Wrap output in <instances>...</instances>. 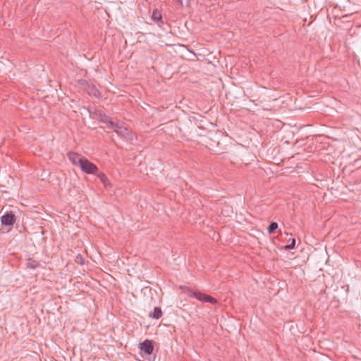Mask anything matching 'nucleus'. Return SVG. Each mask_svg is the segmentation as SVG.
I'll list each match as a JSON object with an SVG mask.
<instances>
[{
  "label": "nucleus",
  "mask_w": 361,
  "mask_h": 361,
  "mask_svg": "<svg viewBox=\"0 0 361 361\" xmlns=\"http://www.w3.org/2000/svg\"><path fill=\"white\" fill-rule=\"evenodd\" d=\"M277 228H278V224L276 222L272 221L269 224V226L267 228V231L269 234H271V233H274Z\"/></svg>",
  "instance_id": "9d476101"
},
{
  "label": "nucleus",
  "mask_w": 361,
  "mask_h": 361,
  "mask_svg": "<svg viewBox=\"0 0 361 361\" xmlns=\"http://www.w3.org/2000/svg\"><path fill=\"white\" fill-rule=\"evenodd\" d=\"M118 135L127 141L133 140V135L131 131L126 127H123L119 123H114V126L112 128Z\"/></svg>",
  "instance_id": "f257e3e1"
},
{
  "label": "nucleus",
  "mask_w": 361,
  "mask_h": 361,
  "mask_svg": "<svg viewBox=\"0 0 361 361\" xmlns=\"http://www.w3.org/2000/svg\"><path fill=\"white\" fill-rule=\"evenodd\" d=\"M67 156H68L69 160L71 161V162L73 165H75L78 166H80V164H81L80 163H82V161L84 160V159L85 158V157H82L80 154L75 153L73 152H68Z\"/></svg>",
  "instance_id": "20e7f679"
},
{
  "label": "nucleus",
  "mask_w": 361,
  "mask_h": 361,
  "mask_svg": "<svg viewBox=\"0 0 361 361\" xmlns=\"http://www.w3.org/2000/svg\"><path fill=\"white\" fill-rule=\"evenodd\" d=\"M76 262L80 263V264H83L85 263V261H84V259H82V257L79 255L76 257Z\"/></svg>",
  "instance_id": "4468645a"
},
{
  "label": "nucleus",
  "mask_w": 361,
  "mask_h": 361,
  "mask_svg": "<svg viewBox=\"0 0 361 361\" xmlns=\"http://www.w3.org/2000/svg\"><path fill=\"white\" fill-rule=\"evenodd\" d=\"M97 118L99 119V121L103 123L106 124L108 128L110 129V128H114L115 122L112 121L111 118L109 116H107L105 114H103L100 111L99 113H97Z\"/></svg>",
  "instance_id": "0eeeda50"
},
{
  "label": "nucleus",
  "mask_w": 361,
  "mask_h": 361,
  "mask_svg": "<svg viewBox=\"0 0 361 361\" xmlns=\"http://www.w3.org/2000/svg\"><path fill=\"white\" fill-rule=\"evenodd\" d=\"M291 242L290 243V244L288 245H286L285 246V249L287 250H292L295 247V238H291Z\"/></svg>",
  "instance_id": "ddd939ff"
},
{
  "label": "nucleus",
  "mask_w": 361,
  "mask_h": 361,
  "mask_svg": "<svg viewBox=\"0 0 361 361\" xmlns=\"http://www.w3.org/2000/svg\"><path fill=\"white\" fill-rule=\"evenodd\" d=\"M162 316L161 309L159 307H155L152 312L149 314V317L153 319H158Z\"/></svg>",
  "instance_id": "1a4fd4ad"
},
{
  "label": "nucleus",
  "mask_w": 361,
  "mask_h": 361,
  "mask_svg": "<svg viewBox=\"0 0 361 361\" xmlns=\"http://www.w3.org/2000/svg\"><path fill=\"white\" fill-rule=\"evenodd\" d=\"M152 18L153 20H157V21L161 20V16L158 12V11H154V12L152 13Z\"/></svg>",
  "instance_id": "f8f14e48"
},
{
  "label": "nucleus",
  "mask_w": 361,
  "mask_h": 361,
  "mask_svg": "<svg viewBox=\"0 0 361 361\" xmlns=\"http://www.w3.org/2000/svg\"><path fill=\"white\" fill-rule=\"evenodd\" d=\"M191 296L195 297L200 301L204 302H209L211 304H216L217 302L214 298H213L209 295H207L205 293H201L200 291H193L191 294Z\"/></svg>",
  "instance_id": "7ed1b4c3"
},
{
  "label": "nucleus",
  "mask_w": 361,
  "mask_h": 361,
  "mask_svg": "<svg viewBox=\"0 0 361 361\" xmlns=\"http://www.w3.org/2000/svg\"><path fill=\"white\" fill-rule=\"evenodd\" d=\"M16 219V216L12 212H6L1 218V224L5 226H13Z\"/></svg>",
  "instance_id": "39448f33"
},
{
  "label": "nucleus",
  "mask_w": 361,
  "mask_h": 361,
  "mask_svg": "<svg viewBox=\"0 0 361 361\" xmlns=\"http://www.w3.org/2000/svg\"><path fill=\"white\" fill-rule=\"evenodd\" d=\"M79 166L80 169L87 174H96L99 171L98 167L86 157Z\"/></svg>",
  "instance_id": "f03ea898"
},
{
  "label": "nucleus",
  "mask_w": 361,
  "mask_h": 361,
  "mask_svg": "<svg viewBox=\"0 0 361 361\" xmlns=\"http://www.w3.org/2000/svg\"><path fill=\"white\" fill-rule=\"evenodd\" d=\"M96 175L105 187H108L111 185L107 176L103 172L98 171Z\"/></svg>",
  "instance_id": "6e6552de"
},
{
  "label": "nucleus",
  "mask_w": 361,
  "mask_h": 361,
  "mask_svg": "<svg viewBox=\"0 0 361 361\" xmlns=\"http://www.w3.org/2000/svg\"><path fill=\"white\" fill-rule=\"evenodd\" d=\"M39 265V264L38 262H28L26 264V267L28 268V269H35Z\"/></svg>",
  "instance_id": "9b49d317"
},
{
  "label": "nucleus",
  "mask_w": 361,
  "mask_h": 361,
  "mask_svg": "<svg viewBox=\"0 0 361 361\" xmlns=\"http://www.w3.org/2000/svg\"><path fill=\"white\" fill-rule=\"evenodd\" d=\"M180 4H183L182 0H177Z\"/></svg>",
  "instance_id": "2eb2a0df"
},
{
  "label": "nucleus",
  "mask_w": 361,
  "mask_h": 361,
  "mask_svg": "<svg viewBox=\"0 0 361 361\" xmlns=\"http://www.w3.org/2000/svg\"><path fill=\"white\" fill-rule=\"evenodd\" d=\"M140 349L147 355H151L154 350V345L152 341L145 340L139 344Z\"/></svg>",
  "instance_id": "423d86ee"
}]
</instances>
